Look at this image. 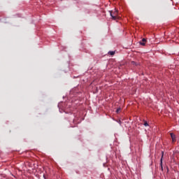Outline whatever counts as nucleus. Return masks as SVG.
<instances>
[{"label":"nucleus","mask_w":179,"mask_h":179,"mask_svg":"<svg viewBox=\"0 0 179 179\" xmlns=\"http://www.w3.org/2000/svg\"><path fill=\"white\" fill-rule=\"evenodd\" d=\"M110 13V16L112 17V19L113 20H117V19H119L118 17V10H115L114 11H109Z\"/></svg>","instance_id":"nucleus-1"},{"label":"nucleus","mask_w":179,"mask_h":179,"mask_svg":"<svg viewBox=\"0 0 179 179\" xmlns=\"http://www.w3.org/2000/svg\"><path fill=\"white\" fill-rule=\"evenodd\" d=\"M171 137L172 138V142L176 143V136L173 133H171Z\"/></svg>","instance_id":"nucleus-2"},{"label":"nucleus","mask_w":179,"mask_h":179,"mask_svg":"<svg viewBox=\"0 0 179 179\" xmlns=\"http://www.w3.org/2000/svg\"><path fill=\"white\" fill-rule=\"evenodd\" d=\"M146 39L143 38L142 41H140V45L142 46H145Z\"/></svg>","instance_id":"nucleus-3"},{"label":"nucleus","mask_w":179,"mask_h":179,"mask_svg":"<svg viewBox=\"0 0 179 179\" xmlns=\"http://www.w3.org/2000/svg\"><path fill=\"white\" fill-rule=\"evenodd\" d=\"M163 157H164V152H162V159H161V166H162V169L163 170V166H162V160H163Z\"/></svg>","instance_id":"nucleus-4"},{"label":"nucleus","mask_w":179,"mask_h":179,"mask_svg":"<svg viewBox=\"0 0 179 179\" xmlns=\"http://www.w3.org/2000/svg\"><path fill=\"white\" fill-rule=\"evenodd\" d=\"M108 54H109L110 55H111V56H113V55H115V52L114 51H110V52H108Z\"/></svg>","instance_id":"nucleus-5"},{"label":"nucleus","mask_w":179,"mask_h":179,"mask_svg":"<svg viewBox=\"0 0 179 179\" xmlns=\"http://www.w3.org/2000/svg\"><path fill=\"white\" fill-rule=\"evenodd\" d=\"M144 126L145 127H148L149 126L148 123L146 121H145V122H144Z\"/></svg>","instance_id":"nucleus-6"},{"label":"nucleus","mask_w":179,"mask_h":179,"mask_svg":"<svg viewBox=\"0 0 179 179\" xmlns=\"http://www.w3.org/2000/svg\"><path fill=\"white\" fill-rule=\"evenodd\" d=\"M120 110H121V108H118L117 109L116 113H119L120 112Z\"/></svg>","instance_id":"nucleus-7"},{"label":"nucleus","mask_w":179,"mask_h":179,"mask_svg":"<svg viewBox=\"0 0 179 179\" xmlns=\"http://www.w3.org/2000/svg\"><path fill=\"white\" fill-rule=\"evenodd\" d=\"M132 64L133 65H136V62H132Z\"/></svg>","instance_id":"nucleus-8"},{"label":"nucleus","mask_w":179,"mask_h":179,"mask_svg":"<svg viewBox=\"0 0 179 179\" xmlns=\"http://www.w3.org/2000/svg\"><path fill=\"white\" fill-rule=\"evenodd\" d=\"M43 178L45 179V176H43Z\"/></svg>","instance_id":"nucleus-9"}]
</instances>
